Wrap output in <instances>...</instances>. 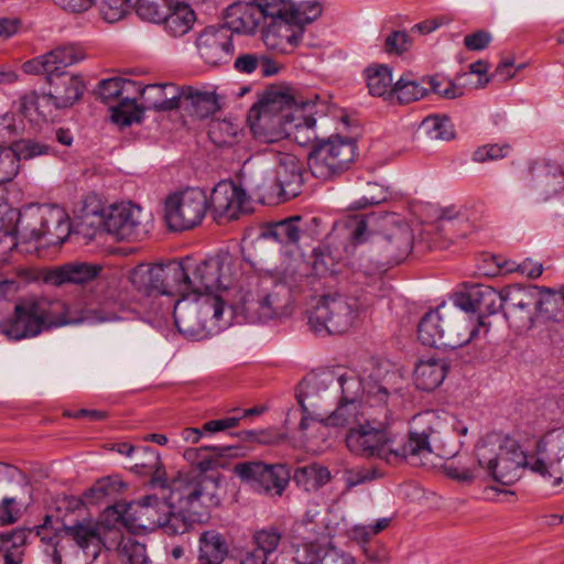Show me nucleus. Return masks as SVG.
I'll return each mask as SVG.
<instances>
[{
  "label": "nucleus",
  "mask_w": 564,
  "mask_h": 564,
  "mask_svg": "<svg viewBox=\"0 0 564 564\" xmlns=\"http://www.w3.org/2000/svg\"><path fill=\"white\" fill-rule=\"evenodd\" d=\"M225 302L220 296L206 297L202 302L176 301L173 317L177 330L188 339L203 340L219 332Z\"/></svg>",
  "instance_id": "12"
},
{
  "label": "nucleus",
  "mask_w": 564,
  "mask_h": 564,
  "mask_svg": "<svg viewBox=\"0 0 564 564\" xmlns=\"http://www.w3.org/2000/svg\"><path fill=\"white\" fill-rule=\"evenodd\" d=\"M84 50L76 44H65L25 62L22 69L25 74L40 75L65 72L64 68L85 59Z\"/></svg>",
  "instance_id": "26"
},
{
  "label": "nucleus",
  "mask_w": 564,
  "mask_h": 564,
  "mask_svg": "<svg viewBox=\"0 0 564 564\" xmlns=\"http://www.w3.org/2000/svg\"><path fill=\"white\" fill-rule=\"evenodd\" d=\"M362 552L366 558L372 564H388L390 561L388 547L380 542L364 545Z\"/></svg>",
  "instance_id": "64"
},
{
  "label": "nucleus",
  "mask_w": 564,
  "mask_h": 564,
  "mask_svg": "<svg viewBox=\"0 0 564 564\" xmlns=\"http://www.w3.org/2000/svg\"><path fill=\"white\" fill-rule=\"evenodd\" d=\"M100 268L87 263H67L54 269H44L39 272L36 279L44 283L61 286L65 283L83 284L99 273Z\"/></svg>",
  "instance_id": "31"
},
{
  "label": "nucleus",
  "mask_w": 564,
  "mask_h": 564,
  "mask_svg": "<svg viewBox=\"0 0 564 564\" xmlns=\"http://www.w3.org/2000/svg\"><path fill=\"white\" fill-rule=\"evenodd\" d=\"M137 87V84L130 79L113 77L104 79L98 85V96L105 104H110L118 99V101L126 95H131L132 91L139 90L142 95V90Z\"/></svg>",
  "instance_id": "44"
},
{
  "label": "nucleus",
  "mask_w": 564,
  "mask_h": 564,
  "mask_svg": "<svg viewBox=\"0 0 564 564\" xmlns=\"http://www.w3.org/2000/svg\"><path fill=\"white\" fill-rule=\"evenodd\" d=\"M355 155L356 143L351 138L332 135L313 145L307 164L314 177L329 181L346 172Z\"/></svg>",
  "instance_id": "15"
},
{
  "label": "nucleus",
  "mask_w": 564,
  "mask_h": 564,
  "mask_svg": "<svg viewBox=\"0 0 564 564\" xmlns=\"http://www.w3.org/2000/svg\"><path fill=\"white\" fill-rule=\"evenodd\" d=\"M257 6L260 22L265 24L289 18L297 24H310L318 19L323 12L321 2L291 0H253Z\"/></svg>",
  "instance_id": "20"
},
{
  "label": "nucleus",
  "mask_w": 564,
  "mask_h": 564,
  "mask_svg": "<svg viewBox=\"0 0 564 564\" xmlns=\"http://www.w3.org/2000/svg\"><path fill=\"white\" fill-rule=\"evenodd\" d=\"M198 471L180 475L170 485V501L145 496L132 502H118L105 510V519L121 523L130 530L154 531L165 534L185 533L206 510L220 505L219 476L206 474L214 462H198Z\"/></svg>",
  "instance_id": "1"
},
{
  "label": "nucleus",
  "mask_w": 564,
  "mask_h": 564,
  "mask_svg": "<svg viewBox=\"0 0 564 564\" xmlns=\"http://www.w3.org/2000/svg\"><path fill=\"white\" fill-rule=\"evenodd\" d=\"M411 44L412 42L408 33L394 31L387 36L384 48L388 53L402 54L410 48Z\"/></svg>",
  "instance_id": "63"
},
{
  "label": "nucleus",
  "mask_w": 564,
  "mask_h": 564,
  "mask_svg": "<svg viewBox=\"0 0 564 564\" xmlns=\"http://www.w3.org/2000/svg\"><path fill=\"white\" fill-rule=\"evenodd\" d=\"M378 409V414H368L360 427L347 433L346 446L352 454L376 457L389 464L432 452L446 459L455 456V452L445 447L441 432L431 425L435 420L433 413L414 416L406 443L397 446V437L389 430L388 409L386 405Z\"/></svg>",
  "instance_id": "2"
},
{
  "label": "nucleus",
  "mask_w": 564,
  "mask_h": 564,
  "mask_svg": "<svg viewBox=\"0 0 564 564\" xmlns=\"http://www.w3.org/2000/svg\"><path fill=\"white\" fill-rule=\"evenodd\" d=\"M503 299L505 288L497 291L489 285L477 284L471 285L465 292L457 293L454 296V302L457 307L471 314L484 312L487 315H494L499 311H503Z\"/></svg>",
  "instance_id": "27"
},
{
  "label": "nucleus",
  "mask_w": 564,
  "mask_h": 564,
  "mask_svg": "<svg viewBox=\"0 0 564 564\" xmlns=\"http://www.w3.org/2000/svg\"><path fill=\"white\" fill-rule=\"evenodd\" d=\"M329 478V470L316 464L299 467L294 470L293 475L296 485L303 487L306 491L318 489L325 485Z\"/></svg>",
  "instance_id": "46"
},
{
  "label": "nucleus",
  "mask_w": 564,
  "mask_h": 564,
  "mask_svg": "<svg viewBox=\"0 0 564 564\" xmlns=\"http://www.w3.org/2000/svg\"><path fill=\"white\" fill-rule=\"evenodd\" d=\"M195 19V12L187 3L174 1L170 13L161 23H164L165 30L176 37L186 34L192 29Z\"/></svg>",
  "instance_id": "39"
},
{
  "label": "nucleus",
  "mask_w": 564,
  "mask_h": 564,
  "mask_svg": "<svg viewBox=\"0 0 564 564\" xmlns=\"http://www.w3.org/2000/svg\"><path fill=\"white\" fill-rule=\"evenodd\" d=\"M131 7V0H101L99 11L105 21L113 23L122 19Z\"/></svg>",
  "instance_id": "61"
},
{
  "label": "nucleus",
  "mask_w": 564,
  "mask_h": 564,
  "mask_svg": "<svg viewBox=\"0 0 564 564\" xmlns=\"http://www.w3.org/2000/svg\"><path fill=\"white\" fill-rule=\"evenodd\" d=\"M524 184L539 199L547 202L564 194V172L556 163L536 162L531 166Z\"/></svg>",
  "instance_id": "24"
},
{
  "label": "nucleus",
  "mask_w": 564,
  "mask_h": 564,
  "mask_svg": "<svg viewBox=\"0 0 564 564\" xmlns=\"http://www.w3.org/2000/svg\"><path fill=\"white\" fill-rule=\"evenodd\" d=\"M174 88L173 85L154 84L144 87L142 90V99L148 104L149 109L158 111H169L181 107V102H185L194 116L205 118L219 109L217 96L214 91L195 90L186 87L181 94H173L167 97L166 88Z\"/></svg>",
  "instance_id": "16"
},
{
  "label": "nucleus",
  "mask_w": 564,
  "mask_h": 564,
  "mask_svg": "<svg viewBox=\"0 0 564 564\" xmlns=\"http://www.w3.org/2000/svg\"><path fill=\"white\" fill-rule=\"evenodd\" d=\"M223 28L232 34H252L260 25L257 6L252 2H235L226 8L223 14Z\"/></svg>",
  "instance_id": "34"
},
{
  "label": "nucleus",
  "mask_w": 564,
  "mask_h": 564,
  "mask_svg": "<svg viewBox=\"0 0 564 564\" xmlns=\"http://www.w3.org/2000/svg\"><path fill=\"white\" fill-rule=\"evenodd\" d=\"M229 554L227 538L217 530H205L199 534L197 560L199 564H221Z\"/></svg>",
  "instance_id": "35"
},
{
  "label": "nucleus",
  "mask_w": 564,
  "mask_h": 564,
  "mask_svg": "<svg viewBox=\"0 0 564 564\" xmlns=\"http://www.w3.org/2000/svg\"><path fill=\"white\" fill-rule=\"evenodd\" d=\"M503 300V316L518 333L530 330L539 315L556 318V294L539 286L508 285Z\"/></svg>",
  "instance_id": "8"
},
{
  "label": "nucleus",
  "mask_w": 564,
  "mask_h": 564,
  "mask_svg": "<svg viewBox=\"0 0 564 564\" xmlns=\"http://www.w3.org/2000/svg\"><path fill=\"white\" fill-rule=\"evenodd\" d=\"M48 89L37 99L40 104H51L56 109L73 106L85 91V83L79 75L68 72L44 74Z\"/></svg>",
  "instance_id": "23"
},
{
  "label": "nucleus",
  "mask_w": 564,
  "mask_h": 564,
  "mask_svg": "<svg viewBox=\"0 0 564 564\" xmlns=\"http://www.w3.org/2000/svg\"><path fill=\"white\" fill-rule=\"evenodd\" d=\"M395 372L389 369L388 365H372L368 375L357 376L355 372H344L337 377V384L340 388L339 401L373 404L376 406L387 405L390 381Z\"/></svg>",
  "instance_id": "14"
},
{
  "label": "nucleus",
  "mask_w": 564,
  "mask_h": 564,
  "mask_svg": "<svg viewBox=\"0 0 564 564\" xmlns=\"http://www.w3.org/2000/svg\"><path fill=\"white\" fill-rule=\"evenodd\" d=\"M289 564H356L355 558L348 554L322 557L313 545L304 546L297 551Z\"/></svg>",
  "instance_id": "51"
},
{
  "label": "nucleus",
  "mask_w": 564,
  "mask_h": 564,
  "mask_svg": "<svg viewBox=\"0 0 564 564\" xmlns=\"http://www.w3.org/2000/svg\"><path fill=\"white\" fill-rule=\"evenodd\" d=\"M107 209L100 207L96 200L85 202L83 207L77 212L72 223L59 209L51 210L48 216L40 217V228L31 229L30 237L40 240L45 236H52L56 240L63 242L64 238L70 232L82 235L90 240L95 238L97 232L106 231ZM54 243V239L48 240Z\"/></svg>",
  "instance_id": "9"
},
{
  "label": "nucleus",
  "mask_w": 564,
  "mask_h": 564,
  "mask_svg": "<svg viewBox=\"0 0 564 564\" xmlns=\"http://www.w3.org/2000/svg\"><path fill=\"white\" fill-rule=\"evenodd\" d=\"M424 85L423 77L416 80L413 74H403L393 85L392 97H395L401 104L416 101L429 94V89Z\"/></svg>",
  "instance_id": "43"
},
{
  "label": "nucleus",
  "mask_w": 564,
  "mask_h": 564,
  "mask_svg": "<svg viewBox=\"0 0 564 564\" xmlns=\"http://www.w3.org/2000/svg\"><path fill=\"white\" fill-rule=\"evenodd\" d=\"M20 164L13 152L0 144V195L3 196V185L12 182L20 172Z\"/></svg>",
  "instance_id": "59"
},
{
  "label": "nucleus",
  "mask_w": 564,
  "mask_h": 564,
  "mask_svg": "<svg viewBox=\"0 0 564 564\" xmlns=\"http://www.w3.org/2000/svg\"><path fill=\"white\" fill-rule=\"evenodd\" d=\"M448 365L445 359L430 358L420 360L413 372V381L422 391H433L446 378Z\"/></svg>",
  "instance_id": "37"
},
{
  "label": "nucleus",
  "mask_w": 564,
  "mask_h": 564,
  "mask_svg": "<svg viewBox=\"0 0 564 564\" xmlns=\"http://www.w3.org/2000/svg\"><path fill=\"white\" fill-rule=\"evenodd\" d=\"M359 197L351 203L354 209H362L372 205L386 202L390 192L389 188L378 183H367L359 192Z\"/></svg>",
  "instance_id": "54"
},
{
  "label": "nucleus",
  "mask_w": 564,
  "mask_h": 564,
  "mask_svg": "<svg viewBox=\"0 0 564 564\" xmlns=\"http://www.w3.org/2000/svg\"><path fill=\"white\" fill-rule=\"evenodd\" d=\"M369 301L335 293L324 295L308 313L310 329L318 336L346 333Z\"/></svg>",
  "instance_id": "10"
},
{
  "label": "nucleus",
  "mask_w": 564,
  "mask_h": 564,
  "mask_svg": "<svg viewBox=\"0 0 564 564\" xmlns=\"http://www.w3.org/2000/svg\"><path fill=\"white\" fill-rule=\"evenodd\" d=\"M446 338L444 348L456 349L463 347L479 337L481 330L487 334L490 323H486L482 315L471 314L456 306L445 304Z\"/></svg>",
  "instance_id": "18"
},
{
  "label": "nucleus",
  "mask_w": 564,
  "mask_h": 564,
  "mask_svg": "<svg viewBox=\"0 0 564 564\" xmlns=\"http://www.w3.org/2000/svg\"><path fill=\"white\" fill-rule=\"evenodd\" d=\"M239 126L230 120L215 119L208 126V137L210 141L219 147H232L238 142Z\"/></svg>",
  "instance_id": "47"
},
{
  "label": "nucleus",
  "mask_w": 564,
  "mask_h": 564,
  "mask_svg": "<svg viewBox=\"0 0 564 564\" xmlns=\"http://www.w3.org/2000/svg\"><path fill=\"white\" fill-rule=\"evenodd\" d=\"M196 47L206 64H226L234 55L232 35L227 28L210 25L197 37Z\"/></svg>",
  "instance_id": "25"
},
{
  "label": "nucleus",
  "mask_w": 564,
  "mask_h": 564,
  "mask_svg": "<svg viewBox=\"0 0 564 564\" xmlns=\"http://www.w3.org/2000/svg\"><path fill=\"white\" fill-rule=\"evenodd\" d=\"M305 24H297L289 18L269 22L264 25V44L282 53L291 52L300 42Z\"/></svg>",
  "instance_id": "30"
},
{
  "label": "nucleus",
  "mask_w": 564,
  "mask_h": 564,
  "mask_svg": "<svg viewBox=\"0 0 564 564\" xmlns=\"http://www.w3.org/2000/svg\"><path fill=\"white\" fill-rule=\"evenodd\" d=\"M510 152L509 144H486L479 147L473 154V160L478 163L503 159Z\"/></svg>",
  "instance_id": "62"
},
{
  "label": "nucleus",
  "mask_w": 564,
  "mask_h": 564,
  "mask_svg": "<svg viewBox=\"0 0 564 564\" xmlns=\"http://www.w3.org/2000/svg\"><path fill=\"white\" fill-rule=\"evenodd\" d=\"M248 199L245 189L231 181L219 182L212 191L208 208L218 224L236 220L246 214Z\"/></svg>",
  "instance_id": "22"
},
{
  "label": "nucleus",
  "mask_w": 564,
  "mask_h": 564,
  "mask_svg": "<svg viewBox=\"0 0 564 564\" xmlns=\"http://www.w3.org/2000/svg\"><path fill=\"white\" fill-rule=\"evenodd\" d=\"M111 120L120 128L129 127L142 120L143 108L137 105L135 98L129 95L122 97L117 105L110 107Z\"/></svg>",
  "instance_id": "45"
},
{
  "label": "nucleus",
  "mask_w": 564,
  "mask_h": 564,
  "mask_svg": "<svg viewBox=\"0 0 564 564\" xmlns=\"http://www.w3.org/2000/svg\"><path fill=\"white\" fill-rule=\"evenodd\" d=\"M129 281L144 295L159 294V265L138 264L129 272Z\"/></svg>",
  "instance_id": "41"
},
{
  "label": "nucleus",
  "mask_w": 564,
  "mask_h": 564,
  "mask_svg": "<svg viewBox=\"0 0 564 564\" xmlns=\"http://www.w3.org/2000/svg\"><path fill=\"white\" fill-rule=\"evenodd\" d=\"M234 470L242 481L258 490L273 491L281 496L285 490L291 473L285 464H265L260 460L242 462L235 465Z\"/></svg>",
  "instance_id": "19"
},
{
  "label": "nucleus",
  "mask_w": 564,
  "mask_h": 564,
  "mask_svg": "<svg viewBox=\"0 0 564 564\" xmlns=\"http://www.w3.org/2000/svg\"><path fill=\"white\" fill-rule=\"evenodd\" d=\"M175 0H138L135 3V13L142 20L161 23L166 14L170 13Z\"/></svg>",
  "instance_id": "50"
},
{
  "label": "nucleus",
  "mask_w": 564,
  "mask_h": 564,
  "mask_svg": "<svg viewBox=\"0 0 564 564\" xmlns=\"http://www.w3.org/2000/svg\"><path fill=\"white\" fill-rule=\"evenodd\" d=\"M104 321L96 312L78 313L62 301L31 296L19 300L12 314L0 321V333L10 340H22L53 327Z\"/></svg>",
  "instance_id": "5"
},
{
  "label": "nucleus",
  "mask_w": 564,
  "mask_h": 564,
  "mask_svg": "<svg viewBox=\"0 0 564 564\" xmlns=\"http://www.w3.org/2000/svg\"><path fill=\"white\" fill-rule=\"evenodd\" d=\"M339 256L328 245H322L313 250V269L317 275L335 272Z\"/></svg>",
  "instance_id": "57"
},
{
  "label": "nucleus",
  "mask_w": 564,
  "mask_h": 564,
  "mask_svg": "<svg viewBox=\"0 0 564 564\" xmlns=\"http://www.w3.org/2000/svg\"><path fill=\"white\" fill-rule=\"evenodd\" d=\"M158 265L160 295H178L184 299L191 294V258Z\"/></svg>",
  "instance_id": "29"
},
{
  "label": "nucleus",
  "mask_w": 564,
  "mask_h": 564,
  "mask_svg": "<svg viewBox=\"0 0 564 564\" xmlns=\"http://www.w3.org/2000/svg\"><path fill=\"white\" fill-rule=\"evenodd\" d=\"M118 554L122 564H148L145 545L131 536L121 538Z\"/></svg>",
  "instance_id": "53"
},
{
  "label": "nucleus",
  "mask_w": 564,
  "mask_h": 564,
  "mask_svg": "<svg viewBox=\"0 0 564 564\" xmlns=\"http://www.w3.org/2000/svg\"><path fill=\"white\" fill-rule=\"evenodd\" d=\"M468 457L459 456L443 465L444 474L460 484H471L477 477V469L468 464Z\"/></svg>",
  "instance_id": "55"
},
{
  "label": "nucleus",
  "mask_w": 564,
  "mask_h": 564,
  "mask_svg": "<svg viewBox=\"0 0 564 564\" xmlns=\"http://www.w3.org/2000/svg\"><path fill=\"white\" fill-rule=\"evenodd\" d=\"M283 540L282 532L273 525L256 530L251 535L253 550L261 553L262 556L271 557L281 545Z\"/></svg>",
  "instance_id": "48"
},
{
  "label": "nucleus",
  "mask_w": 564,
  "mask_h": 564,
  "mask_svg": "<svg viewBox=\"0 0 564 564\" xmlns=\"http://www.w3.org/2000/svg\"><path fill=\"white\" fill-rule=\"evenodd\" d=\"M8 148L15 155L18 164L21 161L33 160L39 156L48 155L52 152V148L48 144L30 138L12 141Z\"/></svg>",
  "instance_id": "49"
},
{
  "label": "nucleus",
  "mask_w": 564,
  "mask_h": 564,
  "mask_svg": "<svg viewBox=\"0 0 564 564\" xmlns=\"http://www.w3.org/2000/svg\"><path fill=\"white\" fill-rule=\"evenodd\" d=\"M539 457L529 462L518 441L509 435L492 432L485 435L475 448L478 467L502 485H512L521 477L523 468L552 480L557 486L563 480L564 432L551 431L538 443Z\"/></svg>",
  "instance_id": "3"
},
{
  "label": "nucleus",
  "mask_w": 564,
  "mask_h": 564,
  "mask_svg": "<svg viewBox=\"0 0 564 564\" xmlns=\"http://www.w3.org/2000/svg\"><path fill=\"white\" fill-rule=\"evenodd\" d=\"M315 124L316 120L311 115H307L303 111V119L296 120L295 126L296 129L295 132H292L290 134H286L285 138H292L294 141H296L301 145H305L310 143L311 141H318L317 135L315 132Z\"/></svg>",
  "instance_id": "60"
},
{
  "label": "nucleus",
  "mask_w": 564,
  "mask_h": 564,
  "mask_svg": "<svg viewBox=\"0 0 564 564\" xmlns=\"http://www.w3.org/2000/svg\"><path fill=\"white\" fill-rule=\"evenodd\" d=\"M358 275L368 279V286L372 289L376 297H383L388 294L389 288L383 281V270L377 263H360L357 272Z\"/></svg>",
  "instance_id": "56"
},
{
  "label": "nucleus",
  "mask_w": 564,
  "mask_h": 564,
  "mask_svg": "<svg viewBox=\"0 0 564 564\" xmlns=\"http://www.w3.org/2000/svg\"><path fill=\"white\" fill-rule=\"evenodd\" d=\"M208 209V197L202 188L189 187L170 195L164 217L170 229L189 230L200 225Z\"/></svg>",
  "instance_id": "17"
},
{
  "label": "nucleus",
  "mask_w": 564,
  "mask_h": 564,
  "mask_svg": "<svg viewBox=\"0 0 564 564\" xmlns=\"http://www.w3.org/2000/svg\"><path fill=\"white\" fill-rule=\"evenodd\" d=\"M106 232L117 240H139L148 234L142 209L132 203L113 204L107 208Z\"/></svg>",
  "instance_id": "21"
},
{
  "label": "nucleus",
  "mask_w": 564,
  "mask_h": 564,
  "mask_svg": "<svg viewBox=\"0 0 564 564\" xmlns=\"http://www.w3.org/2000/svg\"><path fill=\"white\" fill-rule=\"evenodd\" d=\"M375 404L338 401L336 409L322 419V425L336 429H358L365 422L368 414H373L371 408Z\"/></svg>",
  "instance_id": "32"
},
{
  "label": "nucleus",
  "mask_w": 564,
  "mask_h": 564,
  "mask_svg": "<svg viewBox=\"0 0 564 564\" xmlns=\"http://www.w3.org/2000/svg\"><path fill=\"white\" fill-rule=\"evenodd\" d=\"M275 158V176L268 177L264 165L254 166L246 161L241 169V178L250 192L256 194H272L279 191L284 199L296 197L303 185V164L291 153L278 152Z\"/></svg>",
  "instance_id": "7"
},
{
  "label": "nucleus",
  "mask_w": 564,
  "mask_h": 564,
  "mask_svg": "<svg viewBox=\"0 0 564 564\" xmlns=\"http://www.w3.org/2000/svg\"><path fill=\"white\" fill-rule=\"evenodd\" d=\"M303 119V107L295 104L288 89H270L248 112L253 135L261 142L272 143L295 132L296 120Z\"/></svg>",
  "instance_id": "6"
},
{
  "label": "nucleus",
  "mask_w": 564,
  "mask_h": 564,
  "mask_svg": "<svg viewBox=\"0 0 564 564\" xmlns=\"http://www.w3.org/2000/svg\"><path fill=\"white\" fill-rule=\"evenodd\" d=\"M300 216L286 218L271 224L263 232V237L271 238L284 246H297L303 230L300 227Z\"/></svg>",
  "instance_id": "40"
},
{
  "label": "nucleus",
  "mask_w": 564,
  "mask_h": 564,
  "mask_svg": "<svg viewBox=\"0 0 564 564\" xmlns=\"http://www.w3.org/2000/svg\"><path fill=\"white\" fill-rule=\"evenodd\" d=\"M445 304H441L436 310L424 314L417 326V337L424 346L441 348L444 347L446 338Z\"/></svg>",
  "instance_id": "36"
},
{
  "label": "nucleus",
  "mask_w": 564,
  "mask_h": 564,
  "mask_svg": "<svg viewBox=\"0 0 564 564\" xmlns=\"http://www.w3.org/2000/svg\"><path fill=\"white\" fill-rule=\"evenodd\" d=\"M240 268V259L227 251H219L198 263L191 259V294L219 296V291L232 285Z\"/></svg>",
  "instance_id": "13"
},
{
  "label": "nucleus",
  "mask_w": 564,
  "mask_h": 564,
  "mask_svg": "<svg viewBox=\"0 0 564 564\" xmlns=\"http://www.w3.org/2000/svg\"><path fill=\"white\" fill-rule=\"evenodd\" d=\"M423 83L429 86V93L432 91L446 99H455L464 95L463 87L440 75L423 77Z\"/></svg>",
  "instance_id": "58"
},
{
  "label": "nucleus",
  "mask_w": 564,
  "mask_h": 564,
  "mask_svg": "<svg viewBox=\"0 0 564 564\" xmlns=\"http://www.w3.org/2000/svg\"><path fill=\"white\" fill-rule=\"evenodd\" d=\"M242 308L251 322L265 323L289 317L293 313L292 291L283 281L263 278L254 290L243 295Z\"/></svg>",
  "instance_id": "11"
},
{
  "label": "nucleus",
  "mask_w": 564,
  "mask_h": 564,
  "mask_svg": "<svg viewBox=\"0 0 564 564\" xmlns=\"http://www.w3.org/2000/svg\"><path fill=\"white\" fill-rule=\"evenodd\" d=\"M367 86L372 96L392 97L393 77L392 70L387 65L370 66L365 70Z\"/></svg>",
  "instance_id": "42"
},
{
  "label": "nucleus",
  "mask_w": 564,
  "mask_h": 564,
  "mask_svg": "<svg viewBox=\"0 0 564 564\" xmlns=\"http://www.w3.org/2000/svg\"><path fill=\"white\" fill-rule=\"evenodd\" d=\"M420 128L432 140L448 141L455 138L454 126L447 117L430 116Z\"/></svg>",
  "instance_id": "52"
},
{
  "label": "nucleus",
  "mask_w": 564,
  "mask_h": 564,
  "mask_svg": "<svg viewBox=\"0 0 564 564\" xmlns=\"http://www.w3.org/2000/svg\"><path fill=\"white\" fill-rule=\"evenodd\" d=\"M381 243L387 260L397 264L405 260L412 251L414 235L408 224H395L386 231Z\"/></svg>",
  "instance_id": "33"
},
{
  "label": "nucleus",
  "mask_w": 564,
  "mask_h": 564,
  "mask_svg": "<svg viewBox=\"0 0 564 564\" xmlns=\"http://www.w3.org/2000/svg\"><path fill=\"white\" fill-rule=\"evenodd\" d=\"M62 509L66 513L61 517V530L54 532L46 523L37 528L43 552L54 564H88L97 558L105 544L106 527L86 517L79 499H65L58 511Z\"/></svg>",
  "instance_id": "4"
},
{
  "label": "nucleus",
  "mask_w": 564,
  "mask_h": 564,
  "mask_svg": "<svg viewBox=\"0 0 564 564\" xmlns=\"http://www.w3.org/2000/svg\"><path fill=\"white\" fill-rule=\"evenodd\" d=\"M132 469L140 475H151L152 482L165 486V471L160 455L150 446H139L134 454Z\"/></svg>",
  "instance_id": "38"
},
{
  "label": "nucleus",
  "mask_w": 564,
  "mask_h": 564,
  "mask_svg": "<svg viewBox=\"0 0 564 564\" xmlns=\"http://www.w3.org/2000/svg\"><path fill=\"white\" fill-rule=\"evenodd\" d=\"M334 376L327 375L314 377L308 380L303 391L297 395L299 404L304 413H312L322 424L328 408L333 404L334 395L328 391V386L333 383Z\"/></svg>",
  "instance_id": "28"
}]
</instances>
